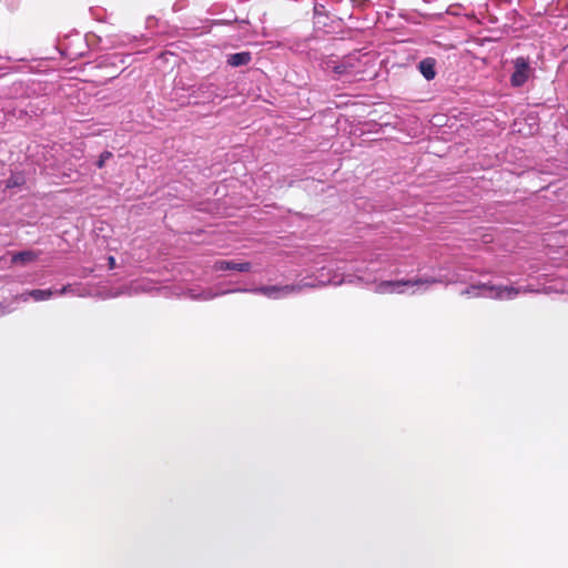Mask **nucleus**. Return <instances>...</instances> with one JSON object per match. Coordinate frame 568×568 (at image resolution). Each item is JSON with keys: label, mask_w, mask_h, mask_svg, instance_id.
Listing matches in <instances>:
<instances>
[{"label": "nucleus", "mask_w": 568, "mask_h": 568, "mask_svg": "<svg viewBox=\"0 0 568 568\" xmlns=\"http://www.w3.org/2000/svg\"><path fill=\"white\" fill-rule=\"evenodd\" d=\"M389 257L387 254L372 253L359 266L351 267L354 273H347L346 263L337 265L335 270L323 267L320 273V281L323 284L341 285L343 283H363L373 285V292L377 294H403L408 287L428 286L432 284H453L465 283L469 277L463 272L464 268L456 267L452 270L448 266H442L435 276H423L415 280H392L400 271L388 266ZM427 287L424 288V291Z\"/></svg>", "instance_id": "obj_1"}, {"label": "nucleus", "mask_w": 568, "mask_h": 568, "mask_svg": "<svg viewBox=\"0 0 568 568\" xmlns=\"http://www.w3.org/2000/svg\"><path fill=\"white\" fill-rule=\"evenodd\" d=\"M528 292H537L531 286H513V285H498L494 284L490 281L483 282L478 281L471 283L466 288L460 291V295L467 297H483V298H494V300H514L520 293Z\"/></svg>", "instance_id": "obj_2"}, {"label": "nucleus", "mask_w": 568, "mask_h": 568, "mask_svg": "<svg viewBox=\"0 0 568 568\" xmlns=\"http://www.w3.org/2000/svg\"><path fill=\"white\" fill-rule=\"evenodd\" d=\"M369 62L367 53L353 52L341 60H328L326 69H331L335 79H345L346 81L362 80L358 75L363 74Z\"/></svg>", "instance_id": "obj_3"}, {"label": "nucleus", "mask_w": 568, "mask_h": 568, "mask_svg": "<svg viewBox=\"0 0 568 568\" xmlns=\"http://www.w3.org/2000/svg\"><path fill=\"white\" fill-rule=\"evenodd\" d=\"M308 284H286V285H262L254 288H231L226 290L224 293H237V292H247L253 294H261L272 300H278L291 294H296L302 292V290Z\"/></svg>", "instance_id": "obj_4"}, {"label": "nucleus", "mask_w": 568, "mask_h": 568, "mask_svg": "<svg viewBox=\"0 0 568 568\" xmlns=\"http://www.w3.org/2000/svg\"><path fill=\"white\" fill-rule=\"evenodd\" d=\"M65 294H74L81 296V293L77 292V290L71 285L67 284L62 286L60 290H32V291H26L21 294H17L13 296V301L17 302H28L30 298H32L36 302L47 301L55 295H65Z\"/></svg>", "instance_id": "obj_5"}, {"label": "nucleus", "mask_w": 568, "mask_h": 568, "mask_svg": "<svg viewBox=\"0 0 568 568\" xmlns=\"http://www.w3.org/2000/svg\"><path fill=\"white\" fill-rule=\"evenodd\" d=\"M190 90V95L193 97L196 102L202 103L213 102L216 99H223L225 97L224 90H222L217 83L209 79L202 81L197 85H193Z\"/></svg>", "instance_id": "obj_6"}, {"label": "nucleus", "mask_w": 568, "mask_h": 568, "mask_svg": "<svg viewBox=\"0 0 568 568\" xmlns=\"http://www.w3.org/2000/svg\"><path fill=\"white\" fill-rule=\"evenodd\" d=\"M513 67L514 71L510 75V85L513 88H521L535 73L529 58L526 57H517L514 59Z\"/></svg>", "instance_id": "obj_7"}, {"label": "nucleus", "mask_w": 568, "mask_h": 568, "mask_svg": "<svg viewBox=\"0 0 568 568\" xmlns=\"http://www.w3.org/2000/svg\"><path fill=\"white\" fill-rule=\"evenodd\" d=\"M252 268V264L250 262H234L227 260H219L214 263V271H237V272H248Z\"/></svg>", "instance_id": "obj_8"}, {"label": "nucleus", "mask_w": 568, "mask_h": 568, "mask_svg": "<svg viewBox=\"0 0 568 568\" xmlns=\"http://www.w3.org/2000/svg\"><path fill=\"white\" fill-rule=\"evenodd\" d=\"M59 151L57 148H50L45 149L43 152V170L47 172V174L50 175H58L59 174V165L60 161L54 158V154Z\"/></svg>", "instance_id": "obj_9"}, {"label": "nucleus", "mask_w": 568, "mask_h": 568, "mask_svg": "<svg viewBox=\"0 0 568 568\" xmlns=\"http://www.w3.org/2000/svg\"><path fill=\"white\" fill-rule=\"evenodd\" d=\"M225 291L221 293H214L211 288L204 290V288H189L186 291V296L191 300L195 301H210L219 295H224Z\"/></svg>", "instance_id": "obj_10"}, {"label": "nucleus", "mask_w": 568, "mask_h": 568, "mask_svg": "<svg viewBox=\"0 0 568 568\" xmlns=\"http://www.w3.org/2000/svg\"><path fill=\"white\" fill-rule=\"evenodd\" d=\"M436 60L434 58H425L418 63V70L423 77L430 81L436 77Z\"/></svg>", "instance_id": "obj_11"}, {"label": "nucleus", "mask_w": 568, "mask_h": 568, "mask_svg": "<svg viewBox=\"0 0 568 568\" xmlns=\"http://www.w3.org/2000/svg\"><path fill=\"white\" fill-rule=\"evenodd\" d=\"M251 61H252V54L248 51L232 53V54L227 55V60H226L227 64L233 68L247 65Z\"/></svg>", "instance_id": "obj_12"}, {"label": "nucleus", "mask_w": 568, "mask_h": 568, "mask_svg": "<svg viewBox=\"0 0 568 568\" xmlns=\"http://www.w3.org/2000/svg\"><path fill=\"white\" fill-rule=\"evenodd\" d=\"M38 256H39V253L31 251V250L20 251V252L12 254L11 263L27 264V263H31V262L36 261L38 258Z\"/></svg>", "instance_id": "obj_13"}, {"label": "nucleus", "mask_w": 568, "mask_h": 568, "mask_svg": "<svg viewBox=\"0 0 568 568\" xmlns=\"http://www.w3.org/2000/svg\"><path fill=\"white\" fill-rule=\"evenodd\" d=\"M17 302L13 297L10 301L0 302V317L12 313L17 308Z\"/></svg>", "instance_id": "obj_14"}, {"label": "nucleus", "mask_w": 568, "mask_h": 568, "mask_svg": "<svg viewBox=\"0 0 568 568\" xmlns=\"http://www.w3.org/2000/svg\"><path fill=\"white\" fill-rule=\"evenodd\" d=\"M24 183V178L22 174H11L10 178L6 181L7 189L19 187Z\"/></svg>", "instance_id": "obj_15"}, {"label": "nucleus", "mask_w": 568, "mask_h": 568, "mask_svg": "<svg viewBox=\"0 0 568 568\" xmlns=\"http://www.w3.org/2000/svg\"><path fill=\"white\" fill-rule=\"evenodd\" d=\"M113 154L110 151H104L100 154L99 160L97 161V166L102 169L105 165V162L110 160Z\"/></svg>", "instance_id": "obj_16"}, {"label": "nucleus", "mask_w": 568, "mask_h": 568, "mask_svg": "<svg viewBox=\"0 0 568 568\" xmlns=\"http://www.w3.org/2000/svg\"><path fill=\"white\" fill-rule=\"evenodd\" d=\"M353 7L359 8V9H367L371 7L372 2L371 0H349Z\"/></svg>", "instance_id": "obj_17"}, {"label": "nucleus", "mask_w": 568, "mask_h": 568, "mask_svg": "<svg viewBox=\"0 0 568 568\" xmlns=\"http://www.w3.org/2000/svg\"><path fill=\"white\" fill-rule=\"evenodd\" d=\"M108 265H109L110 270H113L115 267V258H114V256H109L108 257Z\"/></svg>", "instance_id": "obj_18"}, {"label": "nucleus", "mask_w": 568, "mask_h": 568, "mask_svg": "<svg viewBox=\"0 0 568 568\" xmlns=\"http://www.w3.org/2000/svg\"><path fill=\"white\" fill-rule=\"evenodd\" d=\"M181 8H182V4H181L179 1H176V2L173 4V10H174V11H178V10H180Z\"/></svg>", "instance_id": "obj_19"}, {"label": "nucleus", "mask_w": 568, "mask_h": 568, "mask_svg": "<svg viewBox=\"0 0 568 568\" xmlns=\"http://www.w3.org/2000/svg\"><path fill=\"white\" fill-rule=\"evenodd\" d=\"M565 290L568 291V286Z\"/></svg>", "instance_id": "obj_20"}]
</instances>
